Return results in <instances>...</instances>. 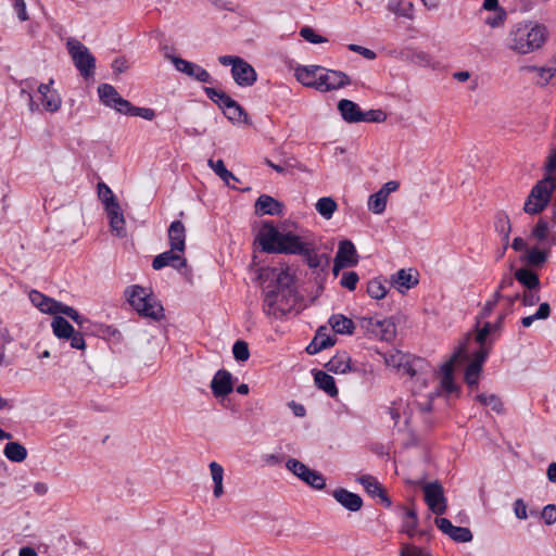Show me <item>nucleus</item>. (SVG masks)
<instances>
[{
	"mask_svg": "<svg viewBox=\"0 0 556 556\" xmlns=\"http://www.w3.org/2000/svg\"><path fill=\"white\" fill-rule=\"evenodd\" d=\"M350 84L351 79L344 72L321 67L320 75L317 77L316 90L328 92L343 88Z\"/></svg>",
	"mask_w": 556,
	"mask_h": 556,
	"instance_id": "9b49d317",
	"label": "nucleus"
},
{
	"mask_svg": "<svg viewBox=\"0 0 556 556\" xmlns=\"http://www.w3.org/2000/svg\"><path fill=\"white\" fill-rule=\"evenodd\" d=\"M166 266L181 270L182 268H187V260L180 254V252L173 251L170 248V250L156 255L152 262V267L155 270H160Z\"/></svg>",
	"mask_w": 556,
	"mask_h": 556,
	"instance_id": "aec40b11",
	"label": "nucleus"
},
{
	"mask_svg": "<svg viewBox=\"0 0 556 556\" xmlns=\"http://www.w3.org/2000/svg\"><path fill=\"white\" fill-rule=\"evenodd\" d=\"M257 241L267 253L301 255L307 251V242L292 232H280L271 223H264Z\"/></svg>",
	"mask_w": 556,
	"mask_h": 556,
	"instance_id": "f03ea898",
	"label": "nucleus"
},
{
	"mask_svg": "<svg viewBox=\"0 0 556 556\" xmlns=\"http://www.w3.org/2000/svg\"><path fill=\"white\" fill-rule=\"evenodd\" d=\"M539 300L540 298L536 289H529L523 292L522 302L525 306H533L539 302Z\"/></svg>",
	"mask_w": 556,
	"mask_h": 556,
	"instance_id": "774afa93",
	"label": "nucleus"
},
{
	"mask_svg": "<svg viewBox=\"0 0 556 556\" xmlns=\"http://www.w3.org/2000/svg\"><path fill=\"white\" fill-rule=\"evenodd\" d=\"M321 66L311 65L298 67L295 71V77L303 86L312 87L316 89L317 77L320 75Z\"/></svg>",
	"mask_w": 556,
	"mask_h": 556,
	"instance_id": "c85d7f7f",
	"label": "nucleus"
},
{
	"mask_svg": "<svg viewBox=\"0 0 556 556\" xmlns=\"http://www.w3.org/2000/svg\"><path fill=\"white\" fill-rule=\"evenodd\" d=\"M210 470L214 484L223 483L224 468L216 462L210 464Z\"/></svg>",
	"mask_w": 556,
	"mask_h": 556,
	"instance_id": "69168bd1",
	"label": "nucleus"
},
{
	"mask_svg": "<svg viewBox=\"0 0 556 556\" xmlns=\"http://www.w3.org/2000/svg\"><path fill=\"white\" fill-rule=\"evenodd\" d=\"M490 352L489 346H481L473 353V359L470 362L473 365H478V367L482 368L488 355Z\"/></svg>",
	"mask_w": 556,
	"mask_h": 556,
	"instance_id": "680f3d73",
	"label": "nucleus"
},
{
	"mask_svg": "<svg viewBox=\"0 0 556 556\" xmlns=\"http://www.w3.org/2000/svg\"><path fill=\"white\" fill-rule=\"evenodd\" d=\"M391 282L400 292H404L418 283V273L412 268L400 269L392 276Z\"/></svg>",
	"mask_w": 556,
	"mask_h": 556,
	"instance_id": "a878e982",
	"label": "nucleus"
},
{
	"mask_svg": "<svg viewBox=\"0 0 556 556\" xmlns=\"http://www.w3.org/2000/svg\"><path fill=\"white\" fill-rule=\"evenodd\" d=\"M212 393L216 399H223L233 391L232 375L226 369L215 372L211 381Z\"/></svg>",
	"mask_w": 556,
	"mask_h": 556,
	"instance_id": "a211bd4d",
	"label": "nucleus"
},
{
	"mask_svg": "<svg viewBox=\"0 0 556 556\" xmlns=\"http://www.w3.org/2000/svg\"><path fill=\"white\" fill-rule=\"evenodd\" d=\"M361 326L369 336L381 341H391L396 333L394 321L387 315H365L361 318Z\"/></svg>",
	"mask_w": 556,
	"mask_h": 556,
	"instance_id": "423d86ee",
	"label": "nucleus"
},
{
	"mask_svg": "<svg viewBox=\"0 0 556 556\" xmlns=\"http://www.w3.org/2000/svg\"><path fill=\"white\" fill-rule=\"evenodd\" d=\"M364 118L362 122H371V123H380L386 119V113L381 110H369L367 112H363Z\"/></svg>",
	"mask_w": 556,
	"mask_h": 556,
	"instance_id": "bf43d9fd",
	"label": "nucleus"
},
{
	"mask_svg": "<svg viewBox=\"0 0 556 556\" xmlns=\"http://www.w3.org/2000/svg\"><path fill=\"white\" fill-rule=\"evenodd\" d=\"M206 97L214 102L223 111L228 106L227 102L232 101V98L223 90H217L213 87H204Z\"/></svg>",
	"mask_w": 556,
	"mask_h": 556,
	"instance_id": "58836bf2",
	"label": "nucleus"
},
{
	"mask_svg": "<svg viewBox=\"0 0 556 556\" xmlns=\"http://www.w3.org/2000/svg\"><path fill=\"white\" fill-rule=\"evenodd\" d=\"M313 376H314V382L319 390H323L330 397L338 396L339 391L336 386L334 378L331 375H329L323 370L314 369Z\"/></svg>",
	"mask_w": 556,
	"mask_h": 556,
	"instance_id": "cd10ccee",
	"label": "nucleus"
},
{
	"mask_svg": "<svg viewBox=\"0 0 556 556\" xmlns=\"http://www.w3.org/2000/svg\"><path fill=\"white\" fill-rule=\"evenodd\" d=\"M338 110H339L342 118L346 123H351V124L361 123L362 118H364L363 111L361 110L358 104H356L355 102H353L351 100H348V99L340 100L338 102Z\"/></svg>",
	"mask_w": 556,
	"mask_h": 556,
	"instance_id": "bb28decb",
	"label": "nucleus"
},
{
	"mask_svg": "<svg viewBox=\"0 0 556 556\" xmlns=\"http://www.w3.org/2000/svg\"><path fill=\"white\" fill-rule=\"evenodd\" d=\"M3 454L13 463H22L27 457V450L20 442H9L4 446Z\"/></svg>",
	"mask_w": 556,
	"mask_h": 556,
	"instance_id": "473e14b6",
	"label": "nucleus"
},
{
	"mask_svg": "<svg viewBox=\"0 0 556 556\" xmlns=\"http://www.w3.org/2000/svg\"><path fill=\"white\" fill-rule=\"evenodd\" d=\"M388 199H386L382 193L378 191L370 194L368 198V210L377 215L382 214L386 211Z\"/></svg>",
	"mask_w": 556,
	"mask_h": 556,
	"instance_id": "c03bdc74",
	"label": "nucleus"
},
{
	"mask_svg": "<svg viewBox=\"0 0 556 556\" xmlns=\"http://www.w3.org/2000/svg\"><path fill=\"white\" fill-rule=\"evenodd\" d=\"M467 361V352L465 345L458 346L451 358L441 366L440 388L447 394L458 391V387L454 382V370L457 364Z\"/></svg>",
	"mask_w": 556,
	"mask_h": 556,
	"instance_id": "6e6552de",
	"label": "nucleus"
},
{
	"mask_svg": "<svg viewBox=\"0 0 556 556\" xmlns=\"http://www.w3.org/2000/svg\"><path fill=\"white\" fill-rule=\"evenodd\" d=\"M68 53L74 65L84 78L93 76L96 68V59L80 41L70 38L66 42Z\"/></svg>",
	"mask_w": 556,
	"mask_h": 556,
	"instance_id": "0eeeda50",
	"label": "nucleus"
},
{
	"mask_svg": "<svg viewBox=\"0 0 556 556\" xmlns=\"http://www.w3.org/2000/svg\"><path fill=\"white\" fill-rule=\"evenodd\" d=\"M338 205L332 198L324 197L316 203L317 212L325 218L329 219L336 212Z\"/></svg>",
	"mask_w": 556,
	"mask_h": 556,
	"instance_id": "37998d69",
	"label": "nucleus"
},
{
	"mask_svg": "<svg viewBox=\"0 0 556 556\" xmlns=\"http://www.w3.org/2000/svg\"><path fill=\"white\" fill-rule=\"evenodd\" d=\"M255 212L261 215H282L283 204L268 194H262L255 202Z\"/></svg>",
	"mask_w": 556,
	"mask_h": 556,
	"instance_id": "b1692460",
	"label": "nucleus"
},
{
	"mask_svg": "<svg viewBox=\"0 0 556 556\" xmlns=\"http://www.w3.org/2000/svg\"><path fill=\"white\" fill-rule=\"evenodd\" d=\"M334 500L349 511H358L363 506V498L346 489L339 488L332 492Z\"/></svg>",
	"mask_w": 556,
	"mask_h": 556,
	"instance_id": "4be33fe9",
	"label": "nucleus"
},
{
	"mask_svg": "<svg viewBox=\"0 0 556 556\" xmlns=\"http://www.w3.org/2000/svg\"><path fill=\"white\" fill-rule=\"evenodd\" d=\"M109 219L111 231L119 238L126 237L125 218L123 212L110 216Z\"/></svg>",
	"mask_w": 556,
	"mask_h": 556,
	"instance_id": "09e8293b",
	"label": "nucleus"
},
{
	"mask_svg": "<svg viewBox=\"0 0 556 556\" xmlns=\"http://www.w3.org/2000/svg\"><path fill=\"white\" fill-rule=\"evenodd\" d=\"M329 324L331 325L334 332L341 334L352 333L354 329L353 320L348 318L345 315H331L329 318Z\"/></svg>",
	"mask_w": 556,
	"mask_h": 556,
	"instance_id": "f704fd0d",
	"label": "nucleus"
},
{
	"mask_svg": "<svg viewBox=\"0 0 556 556\" xmlns=\"http://www.w3.org/2000/svg\"><path fill=\"white\" fill-rule=\"evenodd\" d=\"M123 114L129 116H139L147 121H152L155 117V112L153 109L135 106L130 102L129 105L126 106Z\"/></svg>",
	"mask_w": 556,
	"mask_h": 556,
	"instance_id": "49530a36",
	"label": "nucleus"
},
{
	"mask_svg": "<svg viewBox=\"0 0 556 556\" xmlns=\"http://www.w3.org/2000/svg\"><path fill=\"white\" fill-rule=\"evenodd\" d=\"M476 400L484 406H490L491 409L497 414L504 413V405L502 400L495 394L481 393L476 396Z\"/></svg>",
	"mask_w": 556,
	"mask_h": 556,
	"instance_id": "79ce46f5",
	"label": "nucleus"
},
{
	"mask_svg": "<svg viewBox=\"0 0 556 556\" xmlns=\"http://www.w3.org/2000/svg\"><path fill=\"white\" fill-rule=\"evenodd\" d=\"M544 39L542 27L520 23L509 34V48L520 54H526L540 48Z\"/></svg>",
	"mask_w": 556,
	"mask_h": 556,
	"instance_id": "7ed1b4c3",
	"label": "nucleus"
},
{
	"mask_svg": "<svg viewBox=\"0 0 556 556\" xmlns=\"http://www.w3.org/2000/svg\"><path fill=\"white\" fill-rule=\"evenodd\" d=\"M494 227H495V230L503 236L504 251H505L508 247L509 235L511 231L510 219L506 212L498 211L495 214Z\"/></svg>",
	"mask_w": 556,
	"mask_h": 556,
	"instance_id": "c756f323",
	"label": "nucleus"
},
{
	"mask_svg": "<svg viewBox=\"0 0 556 556\" xmlns=\"http://www.w3.org/2000/svg\"><path fill=\"white\" fill-rule=\"evenodd\" d=\"M485 315L478 316L475 324V341L481 346H489L500 337L503 315L492 323L484 319Z\"/></svg>",
	"mask_w": 556,
	"mask_h": 556,
	"instance_id": "1a4fd4ad",
	"label": "nucleus"
},
{
	"mask_svg": "<svg viewBox=\"0 0 556 556\" xmlns=\"http://www.w3.org/2000/svg\"><path fill=\"white\" fill-rule=\"evenodd\" d=\"M98 94L102 104L108 108L114 109L123 114L129 101L124 99L117 90L110 84H101L98 87Z\"/></svg>",
	"mask_w": 556,
	"mask_h": 556,
	"instance_id": "4468645a",
	"label": "nucleus"
},
{
	"mask_svg": "<svg viewBox=\"0 0 556 556\" xmlns=\"http://www.w3.org/2000/svg\"><path fill=\"white\" fill-rule=\"evenodd\" d=\"M325 368L336 375L357 371V368L352 364L351 357L345 351L337 352V354L325 364Z\"/></svg>",
	"mask_w": 556,
	"mask_h": 556,
	"instance_id": "412c9836",
	"label": "nucleus"
},
{
	"mask_svg": "<svg viewBox=\"0 0 556 556\" xmlns=\"http://www.w3.org/2000/svg\"><path fill=\"white\" fill-rule=\"evenodd\" d=\"M515 278L528 290L536 289L540 283L538 275L528 268L518 269L515 273Z\"/></svg>",
	"mask_w": 556,
	"mask_h": 556,
	"instance_id": "e433bc0d",
	"label": "nucleus"
},
{
	"mask_svg": "<svg viewBox=\"0 0 556 556\" xmlns=\"http://www.w3.org/2000/svg\"><path fill=\"white\" fill-rule=\"evenodd\" d=\"M301 37H303L306 41L311 43H321L326 42L327 38L317 35L313 28L305 26L300 30Z\"/></svg>",
	"mask_w": 556,
	"mask_h": 556,
	"instance_id": "6e6d98bb",
	"label": "nucleus"
},
{
	"mask_svg": "<svg viewBox=\"0 0 556 556\" xmlns=\"http://www.w3.org/2000/svg\"><path fill=\"white\" fill-rule=\"evenodd\" d=\"M388 10L397 16L412 17L413 4L404 0H390L388 2Z\"/></svg>",
	"mask_w": 556,
	"mask_h": 556,
	"instance_id": "a19ab883",
	"label": "nucleus"
},
{
	"mask_svg": "<svg viewBox=\"0 0 556 556\" xmlns=\"http://www.w3.org/2000/svg\"><path fill=\"white\" fill-rule=\"evenodd\" d=\"M227 104L228 106L223 112L229 121L249 123L248 113L236 100L232 99Z\"/></svg>",
	"mask_w": 556,
	"mask_h": 556,
	"instance_id": "72a5a7b5",
	"label": "nucleus"
},
{
	"mask_svg": "<svg viewBox=\"0 0 556 556\" xmlns=\"http://www.w3.org/2000/svg\"><path fill=\"white\" fill-rule=\"evenodd\" d=\"M424 500L429 509L440 516L446 511L447 503L444 490L439 481L427 482L422 485Z\"/></svg>",
	"mask_w": 556,
	"mask_h": 556,
	"instance_id": "9d476101",
	"label": "nucleus"
},
{
	"mask_svg": "<svg viewBox=\"0 0 556 556\" xmlns=\"http://www.w3.org/2000/svg\"><path fill=\"white\" fill-rule=\"evenodd\" d=\"M301 256L304 257V261L309 266V268L316 271H326L330 264L329 255L326 253L318 254L311 243L307 244V251L302 253Z\"/></svg>",
	"mask_w": 556,
	"mask_h": 556,
	"instance_id": "393cba45",
	"label": "nucleus"
},
{
	"mask_svg": "<svg viewBox=\"0 0 556 556\" xmlns=\"http://www.w3.org/2000/svg\"><path fill=\"white\" fill-rule=\"evenodd\" d=\"M348 48H349V50L361 54L362 56H364L367 60H375L376 56H377L375 51H372V50H370L368 48H365L363 46L351 43V45L348 46Z\"/></svg>",
	"mask_w": 556,
	"mask_h": 556,
	"instance_id": "e2e57ef3",
	"label": "nucleus"
},
{
	"mask_svg": "<svg viewBox=\"0 0 556 556\" xmlns=\"http://www.w3.org/2000/svg\"><path fill=\"white\" fill-rule=\"evenodd\" d=\"M541 517L543 518L544 522L548 526L556 522V505L548 504L543 507Z\"/></svg>",
	"mask_w": 556,
	"mask_h": 556,
	"instance_id": "13d9d810",
	"label": "nucleus"
},
{
	"mask_svg": "<svg viewBox=\"0 0 556 556\" xmlns=\"http://www.w3.org/2000/svg\"><path fill=\"white\" fill-rule=\"evenodd\" d=\"M555 189V178L546 175L532 187L526 199L523 211L529 215H536L543 212L551 202Z\"/></svg>",
	"mask_w": 556,
	"mask_h": 556,
	"instance_id": "20e7f679",
	"label": "nucleus"
},
{
	"mask_svg": "<svg viewBox=\"0 0 556 556\" xmlns=\"http://www.w3.org/2000/svg\"><path fill=\"white\" fill-rule=\"evenodd\" d=\"M302 481L316 490H323L326 486L325 477L320 472L313 469H309L308 473H306L305 477H302Z\"/></svg>",
	"mask_w": 556,
	"mask_h": 556,
	"instance_id": "de8ad7c7",
	"label": "nucleus"
},
{
	"mask_svg": "<svg viewBox=\"0 0 556 556\" xmlns=\"http://www.w3.org/2000/svg\"><path fill=\"white\" fill-rule=\"evenodd\" d=\"M67 316L71 317L79 326V328L81 330H84L85 332L96 336V337H100V338L103 334L104 324L91 323L86 317V315H67Z\"/></svg>",
	"mask_w": 556,
	"mask_h": 556,
	"instance_id": "7c9ffc66",
	"label": "nucleus"
},
{
	"mask_svg": "<svg viewBox=\"0 0 556 556\" xmlns=\"http://www.w3.org/2000/svg\"><path fill=\"white\" fill-rule=\"evenodd\" d=\"M168 58L178 72H181L200 83H212L210 73L200 65L175 55H170Z\"/></svg>",
	"mask_w": 556,
	"mask_h": 556,
	"instance_id": "2eb2a0df",
	"label": "nucleus"
},
{
	"mask_svg": "<svg viewBox=\"0 0 556 556\" xmlns=\"http://www.w3.org/2000/svg\"><path fill=\"white\" fill-rule=\"evenodd\" d=\"M13 2V9L15 10L17 17L21 22H25L29 18L27 10H26V3L24 0H12Z\"/></svg>",
	"mask_w": 556,
	"mask_h": 556,
	"instance_id": "338daca9",
	"label": "nucleus"
},
{
	"mask_svg": "<svg viewBox=\"0 0 556 556\" xmlns=\"http://www.w3.org/2000/svg\"><path fill=\"white\" fill-rule=\"evenodd\" d=\"M434 523L440 529V531L448 535V538L455 542L468 543L472 541L473 536L469 528L456 527L447 518L444 517H437L434 519Z\"/></svg>",
	"mask_w": 556,
	"mask_h": 556,
	"instance_id": "dca6fc26",
	"label": "nucleus"
},
{
	"mask_svg": "<svg viewBox=\"0 0 556 556\" xmlns=\"http://www.w3.org/2000/svg\"><path fill=\"white\" fill-rule=\"evenodd\" d=\"M357 481L364 486L365 491L371 496L376 497L384 490L378 480L370 475L361 476Z\"/></svg>",
	"mask_w": 556,
	"mask_h": 556,
	"instance_id": "ea45409f",
	"label": "nucleus"
},
{
	"mask_svg": "<svg viewBox=\"0 0 556 556\" xmlns=\"http://www.w3.org/2000/svg\"><path fill=\"white\" fill-rule=\"evenodd\" d=\"M65 340L70 341V344L73 349L76 350H85L86 342L80 331H73V334H70Z\"/></svg>",
	"mask_w": 556,
	"mask_h": 556,
	"instance_id": "052dcab7",
	"label": "nucleus"
},
{
	"mask_svg": "<svg viewBox=\"0 0 556 556\" xmlns=\"http://www.w3.org/2000/svg\"><path fill=\"white\" fill-rule=\"evenodd\" d=\"M231 76L235 83L240 87H250L257 79V74L254 67L242 58L239 63L233 64V68H231Z\"/></svg>",
	"mask_w": 556,
	"mask_h": 556,
	"instance_id": "6ab92c4d",
	"label": "nucleus"
},
{
	"mask_svg": "<svg viewBox=\"0 0 556 556\" xmlns=\"http://www.w3.org/2000/svg\"><path fill=\"white\" fill-rule=\"evenodd\" d=\"M286 467L290 470L294 476L302 480V477H305L308 473L309 468L303 464L302 462L295 458H289L286 463Z\"/></svg>",
	"mask_w": 556,
	"mask_h": 556,
	"instance_id": "3c124183",
	"label": "nucleus"
},
{
	"mask_svg": "<svg viewBox=\"0 0 556 556\" xmlns=\"http://www.w3.org/2000/svg\"><path fill=\"white\" fill-rule=\"evenodd\" d=\"M54 79L50 78L47 84H39L37 92L40 94V102L46 112L56 113L62 106V97L56 89H53Z\"/></svg>",
	"mask_w": 556,
	"mask_h": 556,
	"instance_id": "ddd939ff",
	"label": "nucleus"
},
{
	"mask_svg": "<svg viewBox=\"0 0 556 556\" xmlns=\"http://www.w3.org/2000/svg\"><path fill=\"white\" fill-rule=\"evenodd\" d=\"M358 263V255L353 242L349 240L341 241L334 258L333 273L337 275L343 267L355 266Z\"/></svg>",
	"mask_w": 556,
	"mask_h": 556,
	"instance_id": "f3484780",
	"label": "nucleus"
},
{
	"mask_svg": "<svg viewBox=\"0 0 556 556\" xmlns=\"http://www.w3.org/2000/svg\"><path fill=\"white\" fill-rule=\"evenodd\" d=\"M51 326L53 333L59 339H66L75 331L74 327L62 315H54Z\"/></svg>",
	"mask_w": 556,
	"mask_h": 556,
	"instance_id": "c9c22d12",
	"label": "nucleus"
},
{
	"mask_svg": "<svg viewBox=\"0 0 556 556\" xmlns=\"http://www.w3.org/2000/svg\"><path fill=\"white\" fill-rule=\"evenodd\" d=\"M418 526V516L415 508H405L404 507V518H403V531L408 536H414L417 533Z\"/></svg>",
	"mask_w": 556,
	"mask_h": 556,
	"instance_id": "4c0bfd02",
	"label": "nucleus"
},
{
	"mask_svg": "<svg viewBox=\"0 0 556 556\" xmlns=\"http://www.w3.org/2000/svg\"><path fill=\"white\" fill-rule=\"evenodd\" d=\"M549 228V223L544 217H540L531 231V237L536 239L540 243H544L545 240H547Z\"/></svg>",
	"mask_w": 556,
	"mask_h": 556,
	"instance_id": "a18cd8bd",
	"label": "nucleus"
},
{
	"mask_svg": "<svg viewBox=\"0 0 556 556\" xmlns=\"http://www.w3.org/2000/svg\"><path fill=\"white\" fill-rule=\"evenodd\" d=\"M232 354L236 361L245 362L250 357L249 345L245 341L238 340L232 345Z\"/></svg>",
	"mask_w": 556,
	"mask_h": 556,
	"instance_id": "864d4df0",
	"label": "nucleus"
},
{
	"mask_svg": "<svg viewBox=\"0 0 556 556\" xmlns=\"http://www.w3.org/2000/svg\"><path fill=\"white\" fill-rule=\"evenodd\" d=\"M482 371V368L478 367V365H473L469 363L465 369V382L469 388H475L478 386L479 377Z\"/></svg>",
	"mask_w": 556,
	"mask_h": 556,
	"instance_id": "8fccbe9b",
	"label": "nucleus"
},
{
	"mask_svg": "<svg viewBox=\"0 0 556 556\" xmlns=\"http://www.w3.org/2000/svg\"><path fill=\"white\" fill-rule=\"evenodd\" d=\"M367 292L372 299H382L387 293V288L379 279H372L368 282Z\"/></svg>",
	"mask_w": 556,
	"mask_h": 556,
	"instance_id": "603ef678",
	"label": "nucleus"
},
{
	"mask_svg": "<svg viewBox=\"0 0 556 556\" xmlns=\"http://www.w3.org/2000/svg\"><path fill=\"white\" fill-rule=\"evenodd\" d=\"M546 258H547V252L539 250V249H532V250L528 251L527 256H526V261L529 264L534 265V266L542 265L543 263H545Z\"/></svg>",
	"mask_w": 556,
	"mask_h": 556,
	"instance_id": "5fc2aeb1",
	"label": "nucleus"
},
{
	"mask_svg": "<svg viewBox=\"0 0 556 556\" xmlns=\"http://www.w3.org/2000/svg\"><path fill=\"white\" fill-rule=\"evenodd\" d=\"M358 279V275L355 271H345L341 277V286L353 291L356 288Z\"/></svg>",
	"mask_w": 556,
	"mask_h": 556,
	"instance_id": "4d7b16f0",
	"label": "nucleus"
},
{
	"mask_svg": "<svg viewBox=\"0 0 556 556\" xmlns=\"http://www.w3.org/2000/svg\"><path fill=\"white\" fill-rule=\"evenodd\" d=\"M314 338H318V342H323L324 341V342L329 343L328 348L334 345V343H336L334 337H332V336H330L328 333V328L326 326H320L317 329Z\"/></svg>",
	"mask_w": 556,
	"mask_h": 556,
	"instance_id": "0e129e2a",
	"label": "nucleus"
},
{
	"mask_svg": "<svg viewBox=\"0 0 556 556\" xmlns=\"http://www.w3.org/2000/svg\"><path fill=\"white\" fill-rule=\"evenodd\" d=\"M28 298L40 313H78L75 308L55 301L37 290H31Z\"/></svg>",
	"mask_w": 556,
	"mask_h": 556,
	"instance_id": "f8f14e48",
	"label": "nucleus"
},
{
	"mask_svg": "<svg viewBox=\"0 0 556 556\" xmlns=\"http://www.w3.org/2000/svg\"><path fill=\"white\" fill-rule=\"evenodd\" d=\"M168 241L173 251L184 253L186 250V228L180 220H175L168 228Z\"/></svg>",
	"mask_w": 556,
	"mask_h": 556,
	"instance_id": "5701e85b",
	"label": "nucleus"
},
{
	"mask_svg": "<svg viewBox=\"0 0 556 556\" xmlns=\"http://www.w3.org/2000/svg\"><path fill=\"white\" fill-rule=\"evenodd\" d=\"M125 296L136 313H163L164 307L154 293L141 286H131L125 290Z\"/></svg>",
	"mask_w": 556,
	"mask_h": 556,
	"instance_id": "39448f33",
	"label": "nucleus"
},
{
	"mask_svg": "<svg viewBox=\"0 0 556 556\" xmlns=\"http://www.w3.org/2000/svg\"><path fill=\"white\" fill-rule=\"evenodd\" d=\"M526 70L528 72H533L540 78L538 84L541 86L547 85V83L556 76V56L551 61V64L547 66H527Z\"/></svg>",
	"mask_w": 556,
	"mask_h": 556,
	"instance_id": "2f4dec72",
	"label": "nucleus"
},
{
	"mask_svg": "<svg viewBox=\"0 0 556 556\" xmlns=\"http://www.w3.org/2000/svg\"><path fill=\"white\" fill-rule=\"evenodd\" d=\"M260 279L269 281L263 288L264 303L276 313H299L302 309L296 294L294 275L289 267L262 268Z\"/></svg>",
	"mask_w": 556,
	"mask_h": 556,
	"instance_id": "f257e3e1",
	"label": "nucleus"
}]
</instances>
